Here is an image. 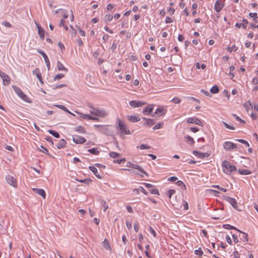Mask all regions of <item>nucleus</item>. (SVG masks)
<instances>
[{"label": "nucleus", "mask_w": 258, "mask_h": 258, "mask_svg": "<svg viewBox=\"0 0 258 258\" xmlns=\"http://www.w3.org/2000/svg\"><path fill=\"white\" fill-rule=\"evenodd\" d=\"M87 106L90 108V112L92 115L99 117H105L107 115L105 110L94 107L90 103H87Z\"/></svg>", "instance_id": "nucleus-1"}, {"label": "nucleus", "mask_w": 258, "mask_h": 258, "mask_svg": "<svg viewBox=\"0 0 258 258\" xmlns=\"http://www.w3.org/2000/svg\"><path fill=\"white\" fill-rule=\"evenodd\" d=\"M223 171L226 174H229L236 171V168L234 165H231L229 162L224 160L222 164Z\"/></svg>", "instance_id": "nucleus-2"}, {"label": "nucleus", "mask_w": 258, "mask_h": 258, "mask_svg": "<svg viewBox=\"0 0 258 258\" xmlns=\"http://www.w3.org/2000/svg\"><path fill=\"white\" fill-rule=\"evenodd\" d=\"M118 126L117 128H118L120 131V134L123 135H131V133L130 130L127 128V125L125 123L121 120L120 119H117Z\"/></svg>", "instance_id": "nucleus-3"}, {"label": "nucleus", "mask_w": 258, "mask_h": 258, "mask_svg": "<svg viewBox=\"0 0 258 258\" xmlns=\"http://www.w3.org/2000/svg\"><path fill=\"white\" fill-rule=\"evenodd\" d=\"M12 88L14 89L15 93L20 97L22 99L26 102H29L28 101V97L24 94L21 89L18 87L13 85L12 86Z\"/></svg>", "instance_id": "nucleus-4"}, {"label": "nucleus", "mask_w": 258, "mask_h": 258, "mask_svg": "<svg viewBox=\"0 0 258 258\" xmlns=\"http://www.w3.org/2000/svg\"><path fill=\"white\" fill-rule=\"evenodd\" d=\"M223 147L226 151H230L232 150L237 149L238 146L236 144L231 142L226 141L223 144Z\"/></svg>", "instance_id": "nucleus-5"}, {"label": "nucleus", "mask_w": 258, "mask_h": 258, "mask_svg": "<svg viewBox=\"0 0 258 258\" xmlns=\"http://www.w3.org/2000/svg\"><path fill=\"white\" fill-rule=\"evenodd\" d=\"M6 179L7 183L11 186L15 188L17 187V181L14 176L10 175H7Z\"/></svg>", "instance_id": "nucleus-6"}, {"label": "nucleus", "mask_w": 258, "mask_h": 258, "mask_svg": "<svg viewBox=\"0 0 258 258\" xmlns=\"http://www.w3.org/2000/svg\"><path fill=\"white\" fill-rule=\"evenodd\" d=\"M0 77L3 79L4 85L8 86L10 84L11 79L6 73L0 70Z\"/></svg>", "instance_id": "nucleus-7"}, {"label": "nucleus", "mask_w": 258, "mask_h": 258, "mask_svg": "<svg viewBox=\"0 0 258 258\" xmlns=\"http://www.w3.org/2000/svg\"><path fill=\"white\" fill-rule=\"evenodd\" d=\"M75 112L77 114H79L80 115V117L84 118L88 120H96V121H99V119L98 117H94L91 115H90L89 114H85L81 113L77 111H75Z\"/></svg>", "instance_id": "nucleus-8"}, {"label": "nucleus", "mask_w": 258, "mask_h": 258, "mask_svg": "<svg viewBox=\"0 0 258 258\" xmlns=\"http://www.w3.org/2000/svg\"><path fill=\"white\" fill-rule=\"evenodd\" d=\"M146 104V102L139 100H132L130 101L129 104L133 107H139Z\"/></svg>", "instance_id": "nucleus-9"}, {"label": "nucleus", "mask_w": 258, "mask_h": 258, "mask_svg": "<svg viewBox=\"0 0 258 258\" xmlns=\"http://www.w3.org/2000/svg\"><path fill=\"white\" fill-rule=\"evenodd\" d=\"M186 121L189 123H195L200 126L203 125V123L201 120L195 117H189L187 119Z\"/></svg>", "instance_id": "nucleus-10"}, {"label": "nucleus", "mask_w": 258, "mask_h": 258, "mask_svg": "<svg viewBox=\"0 0 258 258\" xmlns=\"http://www.w3.org/2000/svg\"><path fill=\"white\" fill-rule=\"evenodd\" d=\"M73 141L76 144H83L86 142V139L78 135H74L73 137Z\"/></svg>", "instance_id": "nucleus-11"}, {"label": "nucleus", "mask_w": 258, "mask_h": 258, "mask_svg": "<svg viewBox=\"0 0 258 258\" xmlns=\"http://www.w3.org/2000/svg\"><path fill=\"white\" fill-rule=\"evenodd\" d=\"M224 198L227 202H229L234 209L237 208V202L235 199L227 196H224Z\"/></svg>", "instance_id": "nucleus-12"}, {"label": "nucleus", "mask_w": 258, "mask_h": 258, "mask_svg": "<svg viewBox=\"0 0 258 258\" xmlns=\"http://www.w3.org/2000/svg\"><path fill=\"white\" fill-rule=\"evenodd\" d=\"M224 7V4L222 3L221 0H217L214 6V8L217 12H219L222 10Z\"/></svg>", "instance_id": "nucleus-13"}, {"label": "nucleus", "mask_w": 258, "mask_h": 258, "mask_svg": "<svg viewBox=\"0 0 258 258\" xmlns=\"http://www.w3.org/2000/svg\"><path fill=\"white\" fill-rule=\"evenodd\" d=\"M35 24L37 27V28L38 29V34L40 37V38L42 40L44 39V36H45V31L44 29H43L41 26L38 24L36 22H35Z\"/></svg>", "instance_id": "nucleus-14"}, {"label": "nucleus", "mask_w": 258, "mask_h": 258, "mask_svg": "<svg viewBox=\"0 0 258 258\" xmlns=\"http://www.w3.org/2000/svg\"><path fill=\"white\" fill-rule=\"evenodd\" d=\"M192 153L195 156L201 159H204L206 157H208L210 155L208 153H201L198 152L197 151H194Z\"/></svg>", "instance_id": "nucleus-15"}, {"label": "nucleus", "mask_w": 258, "mask_h": 258, "mask_svg": "<svg viewBox=\"0 0 258 258\" xmlns=\"http://www.w3.org/2000/svg\"><path fill=\"white\" fill-rule=\"evenodd\" d=\"M153 108L154 107L152 104L149 105L143 109L142 112L145 114H149L153 111Z\"/></svg>", "instance_id": "nucleus-16"}, {"label": "nucleus", "mask_w": 258, "mask_h": 258, "mask_svg": "<svg viewBox=\"0 0 258 258\" xmlns=\"http://www.w3.org/2000/svg\"><path fill=\"white\" fill-rule=\"evenodd\" d=\"M33 74H35L38 78V79L39 80V82L43 84V81H42V77H41V73L40 72V70L38 68H36L33 71Z\"/></svg>", "instance_id": "nucleus-17"}, {"label": "nucleus", "mask_w": 258, "mask_h": 258, "mask_svg": "<svg viewBox=\"0 0 258 258\" xmlns=\"http://www.w3.org/2000/svg\"><path fill=\"white\" fill-rule=\"evenodd\" d=\"M243 23H236L235 24V27H237L238 28H240V27H243L244 29H245L246 28V25L248 24V21L247 20L243 19H242Z\"/></svg>", "instance_id": "nucleus-18"}, {"label": "nucleus", "mask_w": 258, "mask_h": 258, "mask_svg": "<svg viewBox=\"0 0 258 258\" xmlns=\"http://www.w3.org/2000/svg\"><path fill=\"white\" fill-rule=\"evenodd\" d=\"M89 168L98 179H102V176L98 174V170L95 167L90 166Z\"/></svg>", "instance_id": "nucleus-19"}, {"label": "nucleus", "mask_w": 258, "mask_h": 258, "mask_svg": "<svg viewBox=\"0 0 258 258\" xmlns=\"http://www.w3.org/2000/svg\"><path fill=\"white\" fill-rule=\"evenodd\" d=\"M33 191L37 194L41 196L43 199H45L46 195L45 192L43 189L41 188H33Z\"/></svg>", "instance_id": "nucleus-20"}, {"label": "nucleus", "mask_w": 258, "mask_h": 258, "mask_svg": "<svg viewBox=\"0 0 258 258\" xmlns=\"http://www.w3.org/2000/svg\"><path fill=\"white\" fill-rule=\"evenodd\" d=\"M143 119L146 120V121L143 123L144 125H148L149 126H151L155 123V120L153 119H147L145 117H143Z\"/></svg>", "instance_id": "nucleus-21"}, {"label": "nucleus", "mask_w": 258, "mask_h": 258, "mask_svg": "<svg viewBox=\"0 0 258 258\" xmlns=\"http://www.w3.org/2000/svg\"><path fill=\"white\" fill-rule=\"evenodd\" d=\"M127 119L128 120L133 122H136L140 120V118L138 116L136 115H128Z\"/></svg>", "instance_id": "nucleus-22"}, {"label": "nucleus", "mask_w": 258, "mask_h": 258, "mask_svg": "<svg viewBox=\"0 0 258 258\" xmlns=\"http://www.w3.org/2000/svg\"><path fill=\"white\" fill-rule=\"evenodd\" d=\"M67 144L66 141L64 139H61L57 144V148L59 149L64 148Z\"/></svg>", "instance_id": "nucleus-23"}, {"label": "nucleus", "mask_w": 258, "mask_h": 258, "mask_svg": "<svg viewBox=\"0 0 258 258\" xmlns=\"http://www.w3.org/2000/svg\"><path fill=\"white\" fill-rule=\"evenodd\" d=\"M74 131L81 134H85L86 133V130L85 128L81 125L76 127L74 128Z\"/></svg>", "instance_id": "nucleus-24"}, {"label": "nucleus", "mask_w": 258, "mask_h": 258, "mask_svg": "<svg viewBox=\"0 0 258 258\" xmlns=\"http://www.w3.org/2000/svg\"><path fill=\"white\" fill-rule=\"evenodd\" d=\"M132 168L138 169L140 171H141V172H142L143 173L145 174L146 175L148 176L147 173L140 166H139L138 165L134 164L133 167Z\"/></svg>", "instance_id": "nucleus-25"}, {"label": "nucleus", "mask_w": 258, "mask_h": 258, "mask_svg": "<svg viewBox=\"0 0 258 258\" xmlns=\"http://www.w3.org/2000/svg\"><path fill=\"white\" fill-rule=\"evenodd\" d=\"M57 69L59 71H64L68 72V69L66 68L59 61H57Z\"/></svg>", "instance_id": "nucleus-26"}, {"label": "nucleus", "mask_w": 258, "mask_h": 258, "mask_svg": "<svg viewBox=\"0 0 258 258\" xmlns=\"http://www.w3.org/2000/svg\"><path fill=\"white\" fill-rule=\"evenodd\" d=\"M249 16L251 18H252L253 20L255 23H258V17L257 16V14L256 13H250L249 14Z\"/></svg>", "instance_id": "nucleus-27"}, {"label": "nucleus", "mask_w": 258, "mask_h": 258, "mask_svg": "<svg viewBox=\"0 0 258 258\" xmlns=\"http://www.w3.org/2000/svg\"><path fill=\"white\" fill-rule=\"evenodd\" d=\"M154 113L157 114L158 116H160L164 114V110L162 108H158L155 110Z\"/></svg>", "instance_id": "nucleus-28"}, {"label": "nucleus", "mask_w": 258, "mask_h": 258, "mask_svg": "<svg viewBox=\"0 0 258 258\" xmlns=\"http://www.w3.org/2000/svg\"><path fill=\"white\" fill-rule=\"evenodd\" d=\"M219 92V88L217 86L215 85L212 87L210 89V92L212 94H216Z\"/></svg>", "instance_id": "nucleus-29"}, {"label": "nucleus", "mask_w": 258, "mask_h": 258, "mask_svg": "<svg viewBox=\"0 0 258 258\" xmlns=\"http://www.w3.org/2000/svg\"><path fill=\"white\" fill-rule=\"evenodd\" d=\"M48 132L50 134H51L56 138H59L60 137L59 134L57 132L53 130H49L48 131Z\"/></svg>", "instance_id": "nucleus-30"}, {"label": "nucleus", "mask_w": 258, "mask_h": 258, "mask_svg": "<svg viewBox=\"0 0 258 258\" xmlns=\"http://www.w3.org/2000/svg\"><path fill=\"white\" fill-rule=\"evenodd\" d=\"M238 172L240 174L242 175H248L251 173V171L248 169H239Z\"/></svg>", "instance_id": "nucleus-31"}, {"label": "nucleus", "mask_w": 258, "mask_h": 258, "mask_svg": "<svg viewBox=\"0 0 258 258\" xmlns=\"http://www.w3.org/2000/svg\"><path fill=\"white\" fill-rule=\"evenodd\" d=\"M113 19L112 15L110 14H106L104 17V20L105 22H110Z\"/></svg>", "instance_id": "nucleus-32"}, {"label": "nucleus", "mask_w": 258, "mask_h": 258, "mask_svg": "<svg viewBox=\"0 0 258 258\" xmlns=\"http://www.w3.org/2000/svg\"><path fill=\"white\" fill-rule=\"evenodd\" d=\"M75 180L80 182L85 183L87 184H89L90 183V182H91V181H92V180L90 179V178H86V179H81V180H79L78 179H75Z\"/></svg>", "instance_id": "nucleus-33"}, {"label": "nucleus", "mask_w": 258, "mask_h": 258, "mask_svg": "<svg viewBox=\"0 0 258 258\" xmlns=\"http://www.w3.org/2000/svg\"><path fill=\"white\" fill-rule=\"evenodd\" d=\"M88 151L89 152H90V153L94 154V155H97L99 153V151L98 150L97 148H93L91 149H89L88 150Z\"/></svg>", "instance_id": "nucleus-34"}, {"label": "nucleus", "mask_w": 258, "mask_h": 258, "mask_svg": "<svg viewBox=\"0 0 258 258\" xmlns=\"http://www.w3.org/2000/svg\"><path fill=\"white\" fill-rule=\"evenodd\" d=\"M103 245L106 249L110 250L111 249L110 244L106 239L103 242Z\"/></svg>", "instance_id": "nucleus-35"}, {"label": "nucleus", "mask_w": 258, "mask_h": 258, "mask_svg": "<svg viewBox=\"0 0 258 258\" xmlns=\"http://www.w3.org/2000/svg\"><path fill=\"white\" fill-rule=\"evenodd\" d=\"M109 155L111 158H118V157H119L120 155L119 154L114 152H110L109 153Z\"/></svg>", "instance_id": "nucleus-36"}, {"label": "nucleus", "mask_w": 258, "mask_h": 258, "mask_svg": "<svg viewBox=\"0 0 258 258\" xmlns=\"http://www.w3.org/2000/svg\"><path fill=\"white\" fill-rule=\"evenodd\" d=\"M37 52L40 54L41 55H42V56H43L44 60H46V59H48L47 55L45 54V53L41 49H37Z\"/></svg>", "instance_id": "nucleus-37"}, {"label": "nucleus", "mask_w": 258, "mask_h": 258, "mask_svg": "<svg viewBox=\"0 0 258 258\" xmlns=\"http://www.w3.org/2000/svg\"><path fill=\"white\" fill-rule=\"evenodd\" d=\"M195 254L199 256H202L203 254V251L201 248H199L198 249L195 250Z\"/></svg>", "instance_id": "nucleus-38"}, {"label": "nucleus", "mask_w": 258, "mask_h": 258, "mask_svg": "<svg viewBox=\"0 0 258 258\" xmlns=\"http://www.w3.org/2000/svg\"><path fill=\"white\" fill-rule=\"evenodd\" d=\"M139 148L141 150H144V149H149L151 147L150 146H148L145 144H142L140 145V147H137V148Z\"/></svg>", "instance_id": "nucleus-39"}, {"label": "nucleus", "mask_w": 258, "mask_h": 258, "mask_svg": "<svg viewBox=\"0 0 258 258\" xmlns=\"http://www.w3.org/2000/svg\"><path fill=\"white\" fill-rule=\"evenodd\" d=\"M223 227L225 229H235L237 230L236 228L229 225V224H224L223 225Z\"/></svg>", "instance_id": "nucleus-40"}, {"label": "nucleus", "mask_w": 258, "mask_h": 258, "mask_svg": "<svg viewBox=\"0 0 258 258\" xmlns=\"http://www.w3.org/2000/svg\"><path fill=\"white\" fill-rule=\"evenodd\" d=\"M163 123H162H162H161V122L157 124L156 125H155L153 127V129L154 130H156L160 129V128H162L163 127Z\"/></svg>", "instance_id": "nucleus-41"}, {"label": "nucleus", "mask_w": 258, "mask_h": 258, "mask_svg": "<svg viewBox=\"0 0 258 258\" xmlns=\"http://www.w3.org/2000/svg\"><path fill=\"white\" fill-rule=\"evenodd\" d=\"M101 204L104 208V212H105L106 210L108 208V206L106 204V202L105 201L102 200L101 201Z\"/></svg>", "instance_id": "nucleus-42"}, {"label": "nucleus", "mask_w": 258, "mask_h": 258, "mask_svg": "<svg viewBox=\"0 0 258 258\" xmlns=\"http://www.w3.org/2000/svg\"><path fill=\"white\" fill-rule=\"evenodd\" d=\"M64 77V75H63L62 74H58L54 77V78H53V80L54 81H55L56 80H59V79L63 78Z\"/></svg>", "instance_id": "nucleus-43"}, {"label": "nucleus", "mask_w": 258, "mask_h": 258, "mask_svg": "<svg viewBox=\"0 0 258 258\" xmlns=\"http://www.w3.org/2000/svg\"><path fill=\"white\" fill-rule=\"evenodd\" d=\"M125 161V158H122V159H120V160H115L113 161V163H117V164H120L122 163H124Z\"/></svg>", "instance_id": "nucleus-44"}, {"label": "nucleus", "mask_w": 258, "mask_h": 258, "mask_svg": "<svg viewBox=\"0 0 258 258\" xmlns=\"http://www.w3.org/2000/svg\"><path fill=\"white\" fill-rule=\"evenodd\" d=\"M213 187H215L217 189H218L219 190L223 191V192H226L227 191V189L226 188H223V187H220L219 185H213L212 186Z\"/></svg>", "instance_id": "nucleus-45"}, {"label": "nucleus", "mask_w": 258, "mask_h": 258, "mask_svg": "<svg viewBox=\"0 0 258 258\" xmlns=\"http://www.w3.org/2000/svg\"><path fill=\"white\" fill-rule=\"evenodd\" d=\"M233 116L234 117H235V118H236V119L237 120V121H239L240 123H245V121L243 120L242 119H241L239 117H238V116H237L236 114H233Z\"/></svg>", "instance_id": "nucleus-46"}, {"label": "nucleus", "mask_w": 258, "mask_h": 258, "mask_svg": "<svg viewBox=\"0 0 258 258\" xmlns=\"http://www.w3.org/2000/svg\"><path fill=\"white\" fill-rule=\"evenodd\" d=\"M177 184L178 186H181V188H182L183 189H185L186 188L185 185L183 183V182L182 181H181L180 180L177 181Z\"/></svg>", "instance_id": "nucleus-47"}, {"label": "nucleus", "mask_w": 258, "mask_h": 258, "mask_svg": "<svg viewBox=\"0 0 258 258\" xmlns=\"http://www.w3.org/2000/svg\"><path fill=\"white\" fill-rule=\"evenodd\" d=\"M171 101L175 104H179L181 102V100L177 97H174L172 99Z\"/></svg>", "instance_id": "nucleus-48"}, {"label": "nucleus", "mask_w": 258, "mask_h": 258, "mask_svg": "<svg viewBox=\"0 0 258 258\" xmlns=\"http://www.w3.org/2000/svg\"><path fill=\"white\" fill-rule=\"evenodd\" d=\"M40 147L42 149H39V150L40 151H41L42 152L44 153H45L47 155L49 154L48 153V151L47 149H46L45 148H44V147H43L42 146H41Z\"/></svg>", "instance_id": "nucleus-49"}, {"label": "nucleus", "mask_w": 258, "mask_h": 258, "mask_svg": "<svg viewBox=\"0 0 258 258\" xmlns=\"http://www.w3.org/2000/svg\"><path fill=\"white\" fill-rule=\"evenodd\" d=\"M168 197L170 199L171 198L172 195H173L175 192V191L174 189H170L168 190Z\"/></svg>", "instance_id": "nucleus-50"}, {"label": "nucleus", "mask_w": 258, "mask_h": 258, "mask_svg": "<svg viewBox=\"0 0 258 258\" xmlns=\"http://www.w3.org/2000/svg\"><path fill=\"white\" fill-rule=\"evenodd\" d=\"M150 192L152 194H155V195H159V193L158 190L157 189H156V188H154V189L150 190Z\"/></svg>", "instance_id": "nucleus-51"}, {"label": "nucleus", "mask_w": 258, "mask_h": 258, "mask_svg": "<svg viewBox=\"0 0 258 258\" xmlns=\"http://www.w3.org/2000/svg\"><path fill=\"white\" fill-rule=\"evenodd\" d=\"M94 127H96V128H97L99 132H103L102 128L104 127L103 125L95 124Z\"/></svg>", "instance_id": "nucleus-52"}, {"label": "nucleus", "mask_w": 258, "mask_h": 258, "mask_svg": "<svg viewBox=\"0 0 258 258\" xmlns=\"http://www.w3.org/2000/svg\"><path fill=\"white\" fill-rule=\"evenodd\" d=\"M2 24L7 28L12 27V25L9 22H7V21L3 22Z\"/></svg>", "instance_id": "nucleus-53"}, {"label": "nucleus", "mask_w": 258, "mask_h": 258, "mask_svg": "<svg viewBox=\"0 0 258 258\" xmlns=\"http://www.w3.org/2000/svg\"><path fill=\"white\" fill-rule=\"evenodd\" d=\"M238 231L240 232L241 233H243V235L242 236V238L244 240H245L246 241H248V235L246 233L244 232H241L240 230H237Z\"/></svg>", "instance_id": "nucleus-54"}, {"label": "nucleus", "mask_w": 258, "mask_h": 258, "mask_svg": "<svg viewBox=\"0 0 258 258\" xmlns=\"http://www.w3.org/2000/svg\"><path fill=\"white\" fill-rule=\"evenodd\" d=\"M185 138L190 142L191 144H194L195 143L194 140L193 138L189 136H187Z\"/></svg>", "instance_id": "nucleus-55"}, {"label": "nucleus", "mask_w": 258, "mask_h": 258, "mask_svg": "<svg viewBox=\"0 0 258 258\" xmlns=\"http://www.w3.org/2000/svg\"><path fill=\"white\" fill-rule=\"evenodd\" d=\"M223 93L228 99H229L230 95L228 91L224 90Z\"/></svg>", "instance_id": "nucleus-56"}, {"label": "nucleus", "mask_w": 258, "mask_h": 258, "mask_svg": "<svg viewBox=\"0 0 258 258\" xmlns=\"http://www.w3.org/2000/svg\"><path fill=\"white\" fill-rule=\"evenodd\" d=\"M149 230H150V232L154 236V237H156V232L155 231V230L151 227H149Z\"/></svg>", "instance_id": "nucleus-57"}, {"label": "nucleus", "mask_w": 258, "mask_h": 258, "mask_svg": "<svg viewBox=\"0 0 258 258\" xmlns=\"http://www.w3.org/2000/svg\"><path fill=\"white\" fill-rule=\"evenodd\" d=\"M166 23H171L173 22V20L169 17H167L165 19Z\"/></svg>", "instance_id": "nucleus-58"}, {"label": "nucleus", "mask_w": 258, "mask_h": 258, "mask_svg": "<svg viewBox=\"0 0 258 258\" xmlns=\"http://www.w3.org/2000/svg\"><path fill=\"white\" fill-rule=\"evenodd\" d=\"M176 180H177V178L176 177H175V176H171V177H170L168 179V181H172V182H174Z\"/></svg>", "instance_id": "nucleus-59"}, {"label": "nucleus", "mask_w": 258, "mask_h": 258, "mask_svg": "<svg viewBox=\"0 0 258 258\" xmlns=\"http://www.w3.org/2000/svg\"><path fill=\"white\" fill-rule=\"evenodd\" d=\"M96 166L98 167L100 169H105V165H102V164H98V163H97L95 164Z\"/></svg>", "instance_id": "nucleus-60"}, {"label": "nucleus", "mask_w": 258, "mask_h": 258, "mask_svg": "<svg viewBox=\"0 0 258 258\" xmlns=\"http://www.w3.org/2000/svg\"><path fill=\"white\" fill-rule=\"evenodd\" d=\"M100 54V52H99V50H97L96 51H95L93 53V56L96 58Z\"/></svg>", "instance_id": "nucleus-61"}, {"label": "nucleus", "mask_w": 258, "mask_h": 258, "mask_svg": "<svg viewBox=\"0 0 258 258\" xmlns=\"http://www.w3.org/2000/svg\"><path fill=\"white\" fill-rule=\"evenodd\" d=\"M201 92H202L203 93H204L207 96H211L210 93L208 91H205L204 89H202L201 90Z\"/></svg>", "instance_id": "nucleus-62"}, {"label": "nucleus", "mask_w": 258, "mask_h": 258, "mask_svg": "<svg viewBox=\"0 0 258 258\" xmlns=\"http://www.w3.org/2000/svg\"><path fill=\"white\" fill-rule=\"evenodd\" d=\"M114 8V6L111 4H109L107 5V9L109 11L111 10Z\"/></svg>", "instance_id": "nucleus-63"}, {"label": "nucleus", "mask_w": 258, "mask_h": 258, "mask_svg": "<svg viewBox=\"0 0 258 258\" xmlns=\"http://www.w3.org/2000/svg\"><path fill=\"white\" fill-rule=\"evenodd\" d=\"M139 189L141 192H143L145 195H148V192L143 187L140 186Z\"/></svg>", "instance_id": "nucleus-64"}]
</instances>
